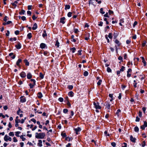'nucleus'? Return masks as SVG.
<instances>
[{
  "instance_id": "17",
  "label": "nucleus",
  "mask_w": 147,
  "mask_h": 147,
  "mask_svg": "<svg viewBox=\"0 0 147 147\" xmlns=\"http://www.w3.org/2000/svg\"><path fill=\"white\" fill-rule=\"evenodd\" d=\"M115 42L119 46H120L121 45V43H120L119 41L117 39L115 40Z\"/></svg>"
},
{
  "instance_id": "43",
  "label": "nucleus",
  "mask_w": 147,
  "mask_h": 147,
  "mask_svg": "<svg viewBox=\"0 0 147 147\" xmlns=\"http://www.w3.org/2000/svg\"><path fill=\"white\" fill-rule=\"evenodd\" d=\"M63 98L62 97H60L58 99V100L59 101L62 102L63 101Z\"/></svg>"
},
{
  "instance_id": "30",
  "label": "nucleus",
  "mask_w": 147,
  "mask_h": 147,
  "mask_svg": "<svg viewBox=\"0 0 147 147\" xmlns=\"http://www.w3.org/2000/svg\"><path fill=\"white\" fill-rule=\"evenodd\" d=\"M59 43L58 41V40L56 41V42L55 44V46H57V47H59Z\"/></svg>"
},
{
  "instance_id": "34",
  "label": "nucleus",
  "mask_w": 147,
  "mask_h": 147,
  "mask_svg": "<svg viewBox=\"0 0 147 147\" xmlns=\"http://www.w3.org/2000/svg\"><path fill=\"white\" fill-rule=\"evenodd\" d=\"M25 11L24 10H22L21 11L19 12L20 15H24V14Z\"/></svg>"
},
{
  "instance_id": "44",
  "label": "nucleus",
  "mask_w": 147,
  "mask_h": 147,
  "mask_svg": "<svg viewBox=\"0 0 147 147\" xmlns=\"http://www.w3.org/2000/svg\"><path fill=\"white\" fill-rule=\"evenodd\" d=\"M125 67L123 66H122L121 68L120 69L121 71H123L125 70Z\"/></svg>"
},
{
  "instance_id": "6",
  "label": "nucleus",
  "mask_w": 147,
  "mask_h": 147,
  "mask_svg": "<svg viewBox=\"0 0 147 147\" xmlns=\"http://www.w3.org/2000/svg\"><path fill=\"white\" fill-rule=\"evenodd\" d=\"M89 4L94 5V6H95L96 5L94 0H90L89 1Z\"/></svg>"
},
{
  "instance_id": "16",
  "label": "nucleus",
  "mask_w": 147,
  "mask_h": 147,
  "mask_svg": "<svg viewBox=\"0 0 147 147\" xmlns=\"http://www.w3.org/2000/svg\"><path fill=\"white\" fill-rule=\"evenodd\" d=\"M38 143L37 145H38L40 147H41L42 146V140H38Z\"/></svg>"
},
{
  "instance_id": "7",
  "label": "nucleus",
  "mask_w": 147,
  "mask_h": 147,
  "mask_svg": "<svg viewBox=\"0 0 147 147\" xmlns=\"http://www.w3.org/2000/svg\"><path fill=\"white\" fill-rule=\"evenodd\" d=\"M20 76L22 78H24L26 77V74L25 72L22 71L20 74Z\"/></svg>"
},
{
  "instance_id": "53",
  "label": "nucleus",
  "mask_w": 147,
  "mask_h": 147,
  "mask_svg": "<svg viewBox=\"0 0 147 147\" xmlns=\"http://www.w3.org/2000/svg\"><path fill=\"white\" fill-rule=\"evenodd\" d=\"M100 12L102 14H104L105 13V12L104 11H103V9L102 8H101L100 10Z\"/></svg>"
},
{
  "instance_id": "60",
  "label": "nucleus",
  "mask_w": 147,
  "mask_h": 147,
  "mask_svg": "<svg viewBox=\"0 0 147 147\" xmlns=\"http://www.w3.org/2000/svg\"><path fill=\"white\" fill-rule=\"evenodd\" d=\"M13 142H17L18 141V140L17 139L16 137H14L13 138Z\"/></svg>"
},
{
  "instance_id": "15",
  "label": "nucleus",
  "mask_w": 147,
  "mask_h": 147,
  "mask_svg": "<svg viewBox=\"0 0 147 147\" xmlns=\"http://www.w3.org/2000/svg\"><path fill=\"white\" fill-rule=\"evenodd\" d=\"M42 36L44 38L47 36V34L46 33V30H44L42 34Z\"/></svg>"
},
{
  "instance_id": "63",
  "label": "nucleus",
  "mask_w": 147,
  "mask_h": 147,
  "mask_svg": "<svg viewBox=\"0 0 147 147\" xmlns=\"http://www.w3.org/2000/svg\"><path fill=\"white\" fill-rule=\"evenodd\" d=\"M29 86L30 87V88H33L34 87L32 84L31 83H30L29 84Z\"/></svg>"
},
{
  "instance_id": "56",
  "label": "nucleus",
  "mask_w": 147,
  "mask_h": 147,
  "mask_svg": "<svg viewBox=\"0 0 147 147\" xmlns=\"http://www.w3.org/2000/svg\"><path fill=\"white\" fill-rule=\"evenodd\" d=\"M21 18L22 20L23 21H24L26 20V18L25 16H22Z\"/></svg>"
},
{
  "instance_id": "20",
  "label": "nucleus",
  "mask_w": 147,
  "mask_h": 147,
  "mask_svg": "<svg viewBox=\"0 0 147 147\" xmlns=\"http://www.w3.org/2000/svg\"><path fill=\"white\" fill-rule=\"evenodd\" d=\"M111 105L109 103L107 102L106 105V108L108 109H110Z\"/></svg>"
},
{
  "instance_id": "39",
  "label": "nucleus",
  "mask_w": 147,
  "mask_h": 147,
  "mask_svg": "<svg viewBox=\"0 0 147 147\" xmlns=\"http://www.w3.org/2000/svg\"><path fill=\"white\" fill-rule=\"evenodd\" d=\"M88 74V72L87 71H85L84 72V76H87Z\"/></svg>"
},
{
  "instance_id": "61",
  "label": "nucleus",
  "mask_w": 147,
  "mask_h": 147,
  "mask_svg": "<svg viewBox=\"0 0 147 147\" xmlns=\"http://www.w3.org/2000/svg\"><path fill=\"white\" fill-rule=\"evenodd\" d=\"M132 71V69L130 68H129L128 69V70L127 71V73H131Z\"/></svg>"
},
{
  "instance_id": "45",
  "label": "nucleus",
  "mask_w": 147,
  "mask_h": 147,
  "mask_svg": "<svg viewBox=\"0 0 147 147\" xmlns=\"http://www.w3.org/2000/svg\"><path fill=\"white\" fill-rule=\"evenodd\" d=\"M20 138L22 139V140L23 141H24L25 140L26 138H25L24 137L23 135H22L20 136Z\"/></svg>"
},
{
  "instance_id": "9",
  "label": "nucleus",
  "mask_w": 147,
  "mask_h": 147,
  "mask_svg": "<svg viewBox=\"0 0 147 147\" xmlns=\"http://www.w3.org/2000/svg\"><path fill=\"white\" fill-rule=\"evenodd\" d=\"M46 47V45L45 44L42 43L40 45V47L42 49H45Z\"/></svg>"
},
{
  "instance_id": "59",
  "label": "nucleus",
  "mask_w": 147,
  "mask_h": 147,
  "mask_svg": "<svg viewBox=\"0 0 147 147\" xmlns=\"http://www.w3.org/2000/svg\"><path fill=\"white\" fill-rule=\"evenodd\" d=\"M31 121H32L34 123H36V120L35 119H34V118H32V119H31Z\"/></svg>"
},
{
  "instance_id": "33",
  "label": "nucleus",
  "mask_w": 147,
  "mask_h": 147,
  "mask_svg": "<svg viewBox=\"0 0 147 147\" xmlns=\"http://www.w3.org/2000/svg\"><path fill=\"white\" fill-rule=\"evenodd\" d=\"M70 7V6L69 5H66L65 7V10L69 9Z\"/></svg>"
},
{
  "instance_id": "41",
  "label": "nucleus",
  "mask_w": 147,
  "mask_h": 147,
  "mask_svg": "<svg viewBox=\"0 0 147 147\" xmlns=\"http://www.w3.org/2000/svg\"><path fill=\"white\" fill-rule=\"evenodd\" d=\"M108 37L110 39H112L113 37L112 36V34L111 33H109L108 35Z\"/></svg>"
},
{
  "instance_id": "13",
  "label": "nucleus",
  "mask_w": 147,
  "mask_h": 147,
  "mask_svg": "<svg viewBox=\"0 0 147 147\" xmlns=\"http://www.w3.org/2000/svg\"><path fill=\"white\" fill-rule=\"evenodd\" d=\"M32 77V75L29 72L27 74V77L28 79H30Z\"/></svg>"
},
{
  "instance_id": "10",
  "label": "nucleus",
  "mask_w": 147,
  "mask_h": 147,
  "mask_svg": "<svg viewBox=\"0 0 147 147\" xmlns=\"http://www.w3.org/2000/svg\"><path fill=\"white\" fill-rule=\"evenodd\" d=\"M65 18L64 17L61 18H60V22L61 23L63 24H64L65 23Z\"/></svg>"
},
{
  "instance_id": "8",
  "label": "nucleus",
  "mask_w": 147,
  "mask_h": 147,
  "mask_svg": "<svg viewBox=\"0 0 147 147\" xmlns=\"http://www.w3.org/2000/svg\"><path fill=\"white\" fill-rule=\"evenodd\" d=\"M147 127V122L146 121L144 122V124L141 126V129H145Z\"/></svg>"
},
{
  "instance_id": "52",
  "label": "nucleus",
  "mask_w": 147,
  "mask_h": 147,
  "mask_svg": "<svg viewBox=\"0 0 147 147\" xmlns=\"http://www.w3.org/2000/svg\"><path fill=\"white\" fill-rule=\"evenodd\" d=\"M102 81L101 80H99L97 83V85H100L101 84Z\"/></svg>"
},
{
  "instance_id": "50",
  "label": "nucleus",
  "mask_w": 147,
  "mask_h": 147,
  "mask_svg": "<svg viewBox=\"0 0 147 147\" xmlns=\"http://www.w3.org/2000/svg\"><path fill=\"white\" fill-rule=\"evenodd\" d=\"M107 71L108 72H111V69L109 67H107Z\"/></svg>"
},
{
  "instance_id": "29",
  "label": "nucleus",
  "mask_w": 147,
  "mask_h": 147,
  "mask_svg": "<svg viewBox=\"0 0 147 147\" xmlns=\"http://www.w3.org/2000/svg\"><path fill=\"white\" fill-rule=\"evenodd\" d=\"M24 62L25 63L26 65L28 66L29 65V63L27 60L26 59L24 60Z\"/></svg>"
},
{
  "instance_id": "62",
  "label": "nucleus",
  "mask_w": 147,
  "mask_h": 147,
  "mask_svg": "<svg viewBox=\"0 0 147 147\" xmlns=\"http://www.w3.org/2000/svg\"><path fill=\"white\" fill-rule=\"evenodd\" d=\"M118 59L119 60H121L122 61H123V57L121 56H120L118 57Z\"/></svg>"
},
{
  "instance_id": "31",
  "label": "nucleus",
  "mask_w": 147,
  "mask_h": 147,
  "mask_svg": "<svg viewBox=\"0 0 147 147\" xmlns=\"http://www.w3.org/2000/svg\"><path fill=\"white\" fill-rule=\"evenodd\" d=\"M134 83L133 84V86L134 88H136L137 87V83L136 82V81L135 80H134Z\"/></svg>"
},
{
  "instance_id": "64",
  "label": "nucleus",
  "mask_w": 147,
  "mask_h": 147,
  "mask_svg": "<svg viewBox=\"0 0 147 147\" xmlns=\"http://www.w3.org/2000/svg\"><path fill=\"white\" fill-rule=\"evenodd\" d=\"M111 145H112L113 146V147H114L115 146H116V144H115V142H112V143H111Z\"/></svg>"
},
{
  "instance_id": "24",
  "label": "nucleus",
  "mask_w": 147,
  "mask_h": 147,
  "mask_svg": "<svg viewBox=\"0 0 147 147\" xmlns=\"http://www.w3.org/2000/svg\"><path fill=\"white\" fill-rule=\"evenodd\" d=\"M13 53H10L9 54V56H11V58L12 59H14L15 58V55H13Z\"/></svg>"
},
{
  "instance_id": "28",
  "label": "nucleus",
  "mask_w": 147,
  "mask_h": 147,
  "mask_svg": "<svg viewBox=\"0 0 147 147\" xmlns=\"http://www.w3.org/2000/svg\"><path fill=\"white\" fill-rule=\"evenodd\" d=\"M61 136L63 137H66V135L65 133H64L63 132H61Z\"/></svg>"
},
{
  "instance_id": "2",
  "label": "nucleus",
  "mask_w": 147,
  "mask_h": 147,
  "mask_svg": "<svg viewBox=\"0 0 147 147\" xmlns=\"http://www.w3.org/2000/svg\"><path fill=\"white\" fill-rule=\"evenodd\" d=\"M93 104L94 107L96 109H100L101 108V107L99 106V103L94 102Z\"/></svg>"
},
{
  "instance_id": "1",
  "label": "nucleus",
  "mask_w": 147,
  "mask_h": 147,
  "mask_svg": "<svg viewBox=\"0 0 147 147\" xmlns=\"http://www.w3.org/2000/svg\"><path fill=\"white\" fill-rule=\"evenodd\" d=\"M45 135L44 132L35 133V137L37 139H43L44 138Z\"/></svg>"
},
{
  "instance_id": "51",
  "label": "nucleus",
  "mask_w": 147,
  "mask_h": 147,
  "mask_svg": "<svg viewBox=\"0 0 147 147\" xmlns=\"http://www.w3.org/2000/svg\"><path fill=\"white\" fill-rule=\"evenodd\" d=\"M68 111V110L67 109H64L63 110V112L64 113H66Z\"/></svg>"
},
{
  "instance_id": "38",
  "label": "nucleus",
  "mask_w": 147,
  "mask_h": 147,
  "mask_svg": "<svg viewBox=\"0 0 147 147\" xmlns=\"http://www.w3.org/2000/svg\"><path fill=\"white\" fill-rule=\"evenodd\" d=\"M118 35V34L117 33L114 32V38L115 39Z\"/></svg>"
},
{
  "instance_id": "11",
  "label": "nucleus",
  "mask_w": 147,
  "mask_h": 147,
  "mask_svg": "<svg viewBox=\"0 0 147 147\" xmlns=\"http://www.w3.org/2000/svg\"><path fill=\"white\" fill-rule=\"evenodd\" d=\"M15 47L17 49H19L21 47V45L20 42H18V44L16 45Z\"/></svg>"
},
{
  "instance_id": "48",
  "label": "nucleus",
  "mask_w": 147,
  "mask_h": 147,
  "mask_svg": "<svg viewBox=\"0 0 147 147\" xmlns=\"http://www.w3.org/2000/svg\"><path fill=\"white\" fill-rule=\"evenodd\" d=\"M8 17L7 16H5L4 17V19H3V20H4V21H5V22H6L7 20H8Z\"/></svg>"
},
{
  "instance_id": "23",
  "label": "nucleus",
  "mask_w": 147,
  "mask_h": 147,
  "mask_svg": "<svg viewBox=\"0 0 147 147\" xmlns=\"http://www.w3.org/2000/svg\"><path fill=\"white\" fill-rule=\"evenodd\" d=\"M18 1H15L13 3H12L11 4L13 6H14V8H15L17 6V4L18 3Z\"/></svg>"
},
{
  "instance_id": "22",
  "label": "nucleus",
  "mask_w": 147,
  "mask_h": 147,
  "mask_svg": "<svg viewBox=\"0 0 147 147\" xmlns=\"http://www.w3.org/2000/svg\"><path fill=\"white\" fill-rule=\"evenodd\" d=\"M18 118V117L17 116L16 117V119H15V122H16L15 126L16 127H18V121H17V118Z\"/></svg>"
},
{
  "instance_id": "58",
  "label": "nucleus",
  "mask_w": 147,
  "mask_h": 147,
  "mask_svg": "<svg viewBox=\"0 0 147 147\" xmlns=\"http://www.w3.org/2000/svg\"><path fill=\"white\" fill-rule=\"evenodd\" d=\"M103 22H102L100 21L99 22V24H98V25L99 26H102L103 24Z\"/></svg>"
},
{
  "instance_id": "49",
  "label": "nucleus",
  "mask_w": 147,
  "mask_h": 147,
  "mask_svg": "<svg viewBox=\"0 0 147 147\" xmlns=\"http://www.w3.org/2000/svg\"><path fill=\"white\" fill-rule=\"evenodd\" d=\"M14 134L13 132H11L9 134V135L10 136H14Z\"/></svg>"
},
{
  "instance_id": "12",
  "label": "nucleus",
  "mask_w": 147,
  "mask_h": 147,
  "mask_svg": "<svg viewBox=\"0 0 147 147\" xmlns=\"http://www.w3.org/2000/svg\"><path fill=\"white\" fill-rule=\"evenodd\" d=\"M136 139L135 138H133L132 136L131 135L130 136V140L133 142H136Z\"/></svg>"
},
{
  "instance_id": "55",
  "label": "nucleus",
  "mask_w": 147,
  "mask_h": 147,
  "mask_svg": "<svg viewBox=\"0 0 147 147\" xmlns=\"http://www.w3.org/2000/svg\"><path fill=\"white\" fill-rule=\"evenodd\" d=\"M105 38L107 40V42L109 43V39L108 38L107 35H105Z\"/></svg>"
},
{
  "instance_id": "21",
  "label": "nucleus",
  "mask_w": 147,
  "mask_h": 147,
  "mask_svg": "<svg viewBox=\"0 0 147 147\" xmlns=\"http://www.w3.org/2000/svg\"><path fill=\"white\" fill-rule=\"evenodd\" d=\"M49 123V121L48 120L46 121L45 123H44L43 122H41V124H42L43 125H47V124H48Z\"/></svg>"
},
{
  "instance_id": "26",
  "label": "nucleus",
  "mask_w": 147,
  "mask_h": 147,
  "mask_svg": "<svg viewBox=\"0 0 147 147\" xmlns=\"http://www.w3.org/2000/svg\"><path fill=\"white\" fill-rule=\"evenodd\" d=\"M65 140L67 141H68L69 142H70L72 140V138L71 137H66Z\"/></svg>"
},
{
  "instance_id": "32",
  "label": "nucleus",
  "mask_w": 147,
  "mask_h": 147,
  "mask_svg": "<svg viewBox=\"0 0 147 147\" xmlns=\"http://www.w3.org/2000/svg\"><path fill=\"white\" fill-rule=\"evenodd\" d=\"M44 55L46 56H49V53L47 51H45L44 52Z\"/></svg>"
},
{
  "instance_id": "4",
  "label": "nucleus",
  "mask_w": 147,
  "mask_h": 147,
  "mask_svg": "<svg viewBox=\"0 0 147 147\" xmlns=\"http://www.w3.org/2000/svg\"><path fill=\"white\" fill-rule=\"evenodd\" d=\"M20 102L23 103L25 102L26 101V98L23 96H21L20 98Z\"/></svg>"
},
{
  "instance_id": "5",
  "label": "nucleus",
  "mask_w": 147,
  "mask_h": 147,
  "mask_svg": "<svg viewBox=\"0 0 147 147\" xmlns=\"http://www.w3.org/2000/svg\"><path fill=\"white\" fill-rule=\"evenodd\" d=\"M22 62V60L20 59H19L17 60L16 62V65L20 68L21 66L20 65V63H21Z\"/></svg>"
},
{
  "instance_id": "27",
  "label": "nucleus",
  "mask_w": 147,
  "mask_h": 147,
  "mask_svg": "<svg viewBox=\"0 0 147 147\" xmlns=\"http://www.w3.org/2000/svg\"><path fill=\"white\" fill-rule=\"evenodd\" d=\"M27 36L29 39H30L32 37V34L31 33H29L28 34Z\"/></svg>"
},
{
  "instance_id": "14",
  "label": "nucleus",
  "mask_w": 147,
  "mask_h": 147,
  "mask_svg": "<svg viewBox=\"0 0 147 147\" xmlns=\"http://www.w3.org/2000/svg\"><path fill=\"white\" fill-rule=\"evenodd\" d=\"M37 25L36 23H35L34 25L32 27V29L33 30H35L37 28Z\"/></svg>"
},
{
  "instance_id": "40",
  "label": "nucleus",
  "mask_w": 147,
  "mask_h": 147,
  "mask_svg": "<svg viewBox=\"0 0 147 147\" xmlns=\"http://www.w3.org/2000/svg\"><path fill=\"white\" fill-rule=\"evenodd\" d=\"M70 50L72 51L73 53H74L76 50V49L75 47H73L70 49Z\"/></svg>"
},
{
  "instance_id": "42",
  "label": "nucleus",
  "mask_w": 147,
  "mask_h": 147,
  "mask_svg": "<svg viewBox=\"0 0 147 147\" xmlns=\"http://www.w3.org/2000/svg\"><path fill=\"white\" fill-rule=\"evenodd\" d=\"M20 133V131H16V136L17 137H20V136L19 135V134Z\"/></svg>"
},
{
  "instance_id": "25",
  "label": "nucleus",
  "mask_w": 147,
  "mask_h": 147,
  "mask_svg": "<svg viewBox=\"0 0 147 147\" xmlns=\"http://www.w3.org/2000/svg\"><path fill=\"white\" fill-rule=\"evenodd\" d=\"M38 97L39 98H40L42 97V93L40 92H39L37 94Z\"/></svg>"
},
{
  "instance_id": "19",
  "label": "nucleus",
  "mask_w": 147,
  "mask_h": 147,
  "mask_svg": "<svg viewBox=\"0 0 147 147\" xmlns=\"http://www.w3.org/2000/svg\"><path fill=\"white\" fill-rule=\"evenodd\" d=\"M121 112V110L120 109H118L116 113V115L118 117H119V113Z\"/></svg>"
},
{
  "instance_id": "54",
  "label": "nucleus",
  "mask_w": 147,
  "mask_h": 147,
  "mask_svg": "<svg viewBox=\"0 0 147 147\" xmlns=\"http://www.w3.org/2000/svg\"><path fill=\"white\" fill-rule=\"evenodd\" d=\"M146 41H144L142 44V46L143 47H145L146 45Z\"/></svg>"
},
{
  "instance_id": "57",
  "label": "nucleus",
  "mask_w": 147,
  "mask_h": 147,
  "mask_svg": "<svg viewBox=\"0 0 147 147\" xmlns=\"http://www.w3.org/2000/svg\"><path fill=\"white\" fill-rule=\"evenodd\" d=\"M10 34L9 31V30H7V33H6V35L7 36H9Z\"/></svg>"
},
{
  "instance_id": "3",
  "label": "nucleus",
  "mask_w": 147,
  "mask_h": 147,
  "mask_svg": "<svg viewBox=\"0 0 147 147\" xmlns=\"http://www.w3.org/2000/svg\"><path fill=\"white\" fill-rule=\"evenodd\" d=\"M4 140L5 141L7 142L8 140H9L10 141H11L12 139L11 138L9 137V136L6 135L5 136Z\"/></svg>"
},
{
  "instance_id": "36",
  "label": "nucleus",
  "mask_w": 147,
  "mask_h": 147,
  "mask_svg": "<svg viewBox=\"0 0 147 147\" xmlns=\"http://www.w3.org/2000/svg\"><path fill=\"white\" fill-rule=\"evenodd\" d=\"M39 77L42 79H43L44 77V76L43 74L41 72H40V73Z\"/></svg>"
},
{
  "instance_id": "46",
  "label": "nucleus",
  "mask_w": 147,
  "mask_h": 147,
  "mask_svg": "<svg viewBox=\"0 0 147 147\" xmlns=\"http://www.w3.org/2000/svg\"><path fill=\"white\" fill-rule=\"evenodd\" d=\"M72 13L71 12H69L68 13L67 16L69 17H70L72 16Z\"/></svg>"
},
{
  "instance_id": "18",
  "label": "nucleus",
  "mask_w": 147,
  "mask_h": 147,
  "mask_svg": "<svg viewBox=\"0 0 147 147\" xmlns=\"http://www.w3.org/2000/svg\"><path fill=\"white\" fill-rule=\"evenodd\" d=\"M68 95L69 96L72 97L74 96V93L72 91H70L68 92Z\"/></svg>"
},
{
  "instance_id": "37",
  "label": "nucleus",
  "mask_w": 147,
  "mask_h": 147,
  "mask_svg": "<svg viewBox=\"0 0 147 147\" xmlns=\"http://www.w3.org/2000/svg\"><path fill=\"white\" fill-rule=\"evenodd\" d=\"M76 131V134H78V132L80 131L81 129H74Z\"/></svg>"
},
{
  "instance_id": "35",
  "label": "nucleus",
  "mask_w": 147,
  "mask_h": 147,
  "mask_svg": "<svg viewBox=\"0 0 147 147\" xmlns=\"http://www.w3.org/2000/svg\"><path fill=\"white\" fill-rule=\"evenodd\" d=\"M67 88L69 89L70 90H71L73 89V85H69L68 86Z\"/></svg>"
},
{
  "instance_id": "47",
  "label": "nucleus",
  "mask_w": 147,
  "mask_h": 147,
  "mask_svg": "<svg viewBox=\"0 0 147 147\" xmlns=\"http://www.w3.org/2000/svg\"><path fill=\"white\" fill-rule=\"evenodd\" d=\"M66 103L67 104V105L69 107H71V104L69 102L68 100H67V102H66Z\"/></svg>"
}]
</instances>
